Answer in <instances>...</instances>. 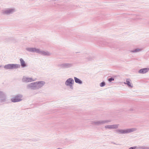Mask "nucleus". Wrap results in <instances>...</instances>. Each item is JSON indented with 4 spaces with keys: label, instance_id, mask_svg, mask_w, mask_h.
I'll list each match as a JSON object with an SVG mask.
<instances>
[{
    "label": "nucleus",
    "instance_id": "obj_12",
    "mask_svg": "<svg viewBox=\"0 0 149 149\" xmlns=\"http://www.w3.org/2000/svg\"><path fill=\"white\" fill-rule=\"evenodd\" d=\"M74 83V81L73 79L69 78L68 79L65 81V84L67 86L71 84H73Z\"/></svg>",
    "mask_w": 149,
    "mask_h": 149
},
{
    "label": "nucleus",
    "instance_id": "obj_11",
    "mask_svg": "<svg viewBox=\"0 0 149 149\" xmlns=\"http://www.w3.org/2000/svg\"><path fill=\"white\" fill-rule=\"evenodd\" d=\"M35 81V79H33L31 78H29L28 77H26L25 76H23L22 79V81L23 82L28 83L29 82H31Z\"/></svg>",
    "mask_w": 149,
    "mask_h": 149
},
{
    "label": "nucleus",
    "instance_id": "obj_27",
    "mask_svg": "<svg viewBox=\"0 0 149 149\" xmlns=\"http://www.w3.org/2000/svg\"><path fill=\"white\" fill-rule=\"evenodd\" d=\"M132 110H132V109H131V111H132Z\"/></svg>",
    "mask_w": 149,
    "mask_h": 149
},
{
    "label": "nucleus",
    "instance_id": "obj_18",
    "mask_svg": "<svg viewBox=\"0 0 149 149\" xmlns=\"http://www.w3.org/2000/svg\"><path fill=\"white\" fill-rule=\"evenodd\" d=\"M110 122L111 121L109 120H99L100 125Z\"/></svg>",
    "mask_w": 149,
    "mask_h": 149
},
{
    "label": "nucleus",
    "instance_id": "obj_13",
    "mask_svg": "<svg viewBox=\"0 0 149 149\" xmlns=\"http://www.w3.org/2000/svg\"><path fill=\"white\" fill-rule=\"evenodd\" d=\"M119 125L118 124L107 125L105 126V128L106 129H117L118 128Z\"/></svg>",
    "mask_w": 149,
    "mask_h": 149
},
{
    "label": "nucleus",
    "instance_id": "obj_21",
    "mask_svg": "<svg viewBox=\"0 0 149 149\" xmlns=\"http://www.w3.org/2000/svg\"><path fill=\"white\" fill-rule=\"evenodd\" d=\"M91 124L93 125V124H94V125L96 126H99L100 125L99 120L92 121L91 122Z\"/></svg>",
    "mask_w": 149,
    "mask_h": 149
},
{
    "label": "nucleus",
    "instance_id": "obj_9",
    "mask_svg": "<svg viewBox=\"0 0 149 149\" xmlns=\"http://www.w3.org/2000/svg\"><path fill=\"white\" fill-rule=\"evenodd\" d=\"M36 82H33L28 84L27 86V89H31L32 90H36Z\"/></svg>",
    "mask_w": 149,
    "mask_h": 149
},
{
    "label": "nucleus",
    "instance_id": "obj_8",
    "mask_svg": "<svg viewBox=\"0 0 149 149\" xmlns=\"http://www.w3.org/2000/svg\"><path fill=\"white\" fill-rule=\"evenodd\" d=\"M36 90L42 87L45 84V81H39L36 82Z\"/></svg>",
    "mask_w": 149,
    "mask_h": 149
},
{
    "label": "nucleus",
    "instance_id": "obj_25",
    "mask_svg": "<svg viewBox=\"0 0 149 149\" xmlns=\"http://www.w3.org/2000/svg\"><path fill=\"white\" fill-rule=\"evenodd\" d=\"M73 84H71L70 85H69L68 86H69L70 88H71V89H73Z\"/></svg>",
    "mask_w": 149,
    "mask_h": 149
},
{
    "label": "nucleus",
    "instance_id": "obj_28",
    "mask_svg": "<svg viewBox=\"0 0 149 149\" xmlns=\"http://www.w3.org/2000/svg\"><path fill=\"white\" fill-rule=\"evenodd\" d=\"M1 67V66L0 65V68Z\"/></svg>",
    "mask_w": 149,
    "mask_h": 149
},
{
    "label": "nucleus",
    "instance_id": "obj_16",
    "mask_svg": "<svg viewBox=\"0 0 149 149\" xmlns=\"http://www.w3.org/2000/svg\"><path fill=\"white\" fill-rule=\"evenodd\" d=\"M149 70L148 68H143L140 69L139 72L141 74H144L147 72Z\"/></svg>",
    "mask_w": 149,
    "mask_h": 149
},
{
    "label": "nucleus",
    "instance_id": "obj_22",
    "mask_svg": "<svg viewBox=\"0 0 149 149\" xmlns=\"http://www.w3.org/2000/svg\"><path fill=\"white\" fill-rule=\"evenodd\" d=\"M94 57L93 56H89L87 58V59L88 61H91L92 59H93L94 58Z\"/></svg>",
    "mask_w": 149,
    "mask_h": 149
},
{
    "label": "nucleus",
    "instance_id": "obj_3",
    "mask_svg": "<svg viewBox=\"0 0 149 149\" xmlns=\"http://www.w3.org/2000/svg\"><path fill=\"white\" fill-rule=\"evenodd\" d=\"M0 102H5L6 103H8L9 102L7 100V95L4 92L0 91Z\"/></svg>",
    "mask_w": 149,
    "mask_h": 149
},
{
    "label": "nucleus",
    "instance_id": "obj_19",
    "mask_svg": "<svg viewBox=\"0 0 149 149\" xmlns=\"http://www.w3.org/2000/svg\"><path fill=\"white\" fill-rule=\"evenodd\" d=\"M141 49L136 48L133 50H130V52L132 53H136L141 51Z\"/></svg>",
    "mask_w": 149,
    "mask_h": 149
},
{
    "label": "nucleus",
    "instance_id": "obj_24",
    "mask_svg": "<svg viewBox=\"0 0 149 149\" xmlns=\"http://www.w3.org/2000/svg\"><path fill=\"white\" fill-rule=\"evenodd\" d=\"M114 79L113 77H112L111 78H109L108 79V81L109 82H111L112 81H113L114 80Z\"/></svg>",
    "mask_w": 149,
    "mask_h": 149
},
{
    "label": "nucleus",
    "instance_id": "obj_17",
    "mask_svg": "<svg viewBox=\"0 0 149 149\" xmlns=\"http://www.w3.org/2000/svg\"><path fill=\"white\" fill-rule=\"evenodd\" d=\"M74 81L76 83L78 84H82V81H81L79 78L76 77H74Z\"/></svg>",
    "mask_w": 149,
    "mask_h": 149
},
{
    "label": "nucleus",
    "instance_id": "obj_6",
    "mask_svg": "<svg viewBox=\"0 0 149 149\" xmlns=\"http://www.w3.org/2000/svg\"><path fill=\"white\" fill-rule=\"evenodd\" d=\"M97 44L100 46H109V43L105 40L102 38L98 41Z\"/></svg>",
    "mask_w": 149,
    "mask_h": 149
},
{
    "label": "nucleus",
    "instance_id": "obj_7",
    "mask_svg": "<svg viewBox=\"0 0 149 149\" xmlns=\"http://www.w3.org/2000/svg\"><path fill=\"white\" fill-rule=\"evenodd\" d=\"M73 65L72 63H65L59 64L58 65V67L62 69L68 68L72 67Z\"/></svg>",
    "mask_w": 149,
    "mask_h": 149
},
{
    "label": "nucleus",
    "instance_id": "obj_10",
    "mask_svg": "<svg viewBox=\"0 0 149 149\" xmlns=\"http://www.w3.org/2000/svg\"><path fill=\"white\" fill-rule=\"evenodd\" d=\"M26 50L27 51L31 52H36L38 53L39 52V49H36L35 47H27L26 48Z\"/></svg>",
    "mask_w": 149,
    "mask_h": 149
},
{
    "label": "nucleus",
    "instance_id": "obj_23",
    "mask_svg": "<svg viewBox=\"0 0 149 149\" xmlns=\"http://www.w3.org/2000/svg\"><path fill=\"white\" fill-rule=\"evenodd\" d=\"M105 85V82L104 81H103L100 84V87H102L104 86Z\"/></svg>",
    "mask_w": 149,
    "mask_h": 149
},
{
    "label": "nucleus",
    "instance_id": "obj_20",
    "mask_svg": "<svg viewBox=\"0 0 149 149\" xmlns=\"http://www.w3.org/2000/svg\"><path fill=\"white\" fill-rule=\"evenodd\" d=\"M126 83H124L125 84H127L128 87H133V86L131 85V83L130 81V79H126Z\"/></svg>",
    "mask_w": 149,
    "mask_h": 149
},
{
    "label": "nucleus",
    "instance_id": "obj_26",
    "mask_svg": "<svg viewBox=\"0 0 149 149\" xmlns=\"http://www.w3.org/2000/svg\"><path fill=\"white\" fill-rule=\"evenodd\" d=\"M111 143H112V144H114L117 145H119V144H116V143H115V142H114L113 141L111 142Z\"/></svg>",
    "mask_w": 149,
    "mask_h": 149
},
{
    "label": "nucleus",
    "instance_id": "obj_1",
    "mask_svg": "<svg viewBox=\"0 0 149 149\" xmlns=\"http://www.w3.org/2000/svg\"><path fill=\"white\" fill-rule=\"evenodd\" d=\"M16 11L14 8H6L1 11V14L3 16H9Z\"/></svg>",
    "mask_w": 149,
    "mask_h": 149
},
{
    "label": "nucleus",
    "instance_id": "obj_14",
    "mask_svg": "<svg viewBox=\"0 0 149 149\" xmlns=\"http://www.w3.org/2000/svg\"><path fill=\"white\" fill-rule=\"evenodd\" d=\"M38 53L44 56H49L50 55V54L48 52H45L43 51H41L39 49V52H38Z\"/></svg>",
    "mask_w": 149,
    "mask_h": 149
},
{
    "label": "nucleus",
    "instance_id": "obj_4",
    "mask_svg": "<svg viewBox=\"0 0 149 149\" xmlns=\"http://www.w3.org/2000/svg\"><path fill=\"white\" fill-rule=\"evenodd\" d=\"M135 130V128H132L131 129H127L124 130L118 129V130H116V131L119 134H123L128 133L134 132Z\"/></svg>",
    "mask_w": 149,
    "mask_h": 149
},
{
    "label": "nucleus",
    "instance_id": "obj_15",
    "mask_svg": "<svg viewBox=\"0 0 149 149\" xmlns=\"http://www.w3.org/2000/svg\"><path fill=\"white\" fill-rule=\"evenodd\" d=\"M19 60L20 63V66L21 65L22 68H24L27 66L26 63L22 58H20Z\"/></svg>",
    "mask_w": 149,
    "mask_h": 149
},
{
    "label": "nucleus",
    "instance_id": "obj_5",
    "mask_svg": "<svg viewBox=\"0 0 149 149\" xmlns=\"http://www.w3.org/2000/svg\"><path fill=\"white\" fill-rule=\"evenodd\" d=\"M23 95L22 94H18L11 99V101L13 102H18L22 100Z\"/></svg>",
    "mask_w": 149,
    "mask_h": 149
},
{
    "label": "nucleus",
    "instance_id": "obj_2",
    "mask_svg": "<svg viewBox=\"0 0 149 149\" xmlns=\"http://www.w3.org/2000/svg\"><path fill=\"white\" fill-rule=\"evenodd\" d=\"M20 68V65L17 64H9L5 65L4 68L6 69H14Z\"/></svg>",
    "mask_w": 149,
    "mask_h": 149
}]
</instances>
